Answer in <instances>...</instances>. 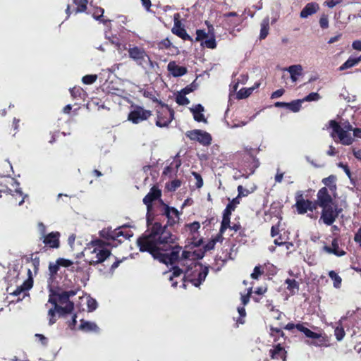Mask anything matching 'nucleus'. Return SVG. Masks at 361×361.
<instances>
[{"mask_svg": "<svg viewBox=\"0 0 361 361\" xmlns=\"http://www.w3.org/2000/svg\"><path fill=\"white\" fill-rule=\"evenodd\" d=\"M175 239L166 226L155 223L143 236L137 239V243L140 251L149 252L161 262L171 265L177 263L173 267L172 274L169 276L173 287H176L178 284L177 281H173L174 278L182 274H184L183 288L185 287V282H190L195 287L200 286L208 274V267L195 260V252L183 251L180 257L181 247L173 246Z\"/></svg>", "mask_w": 361, "mask_h": 361, "instance_id": "f257e3e1", "label": "nucleus"}, {"mask_svg": "<svg viewBox=\"0 0 361 361\" xmlns=\"http://www.w3.org/2000/svg\"><path fill=\"white\" fill-rule=\"evenodd\" d=\"M180 14L175 13L173 16L174 25L172 27L171 32L183 39V40L192 41L191 37L187 33L184 27H181L180 21Z\"/></svg>", "mask_w": 361, "mask_h": 361, "instance_id": "f3484780", "label": "nucleus"}, {"mask_svg": "<svg viewBox=\"0 0 361 361\" xmlns=\"http://www.w3.org/2000/svg\"><path fill=\"white\" fill-rule=\"evenodd\" d=\"M252 293V288H250L246 295L241 296V302L243 305H246L250 300V295Z\"/></svg>", "mask_w": 361, "mask_h": 361, "instance_id": "5fc2aeb1", "label": "nucleus"}, {"mask_svg": "<svg viewBox=\"0 0 361 361\" xmlns=\"http://www.w3.org/2000/svg\"><path fill=\"white\" fill-rule=\"evenodd\" d=\"M319 9V5L316 3L311 2L307 4L300 12V17L302 18H306L309 16L315 13Z\"/></svg>", "mask_w": 361, "mask_h": 361, "instance_id": "b1692460", "label": "nucleus"}, {"mask_svg": "<svg viewBox=\"0 0 361 361\" xmlns=\"http://www.w3.org/2000/svg\"><path fill=\"white\" fill-rule=\"evenodd\" d=\"M341 1V0H327L325 1V4L329 7V8H334L335 6H336L337 4H338Z\"/></svg>", "mask_w": 361, "mask_h": 361, "instance_id": "e2e57ef3", "label": "nucleus"}, {"mask_svg": "<svg viewBox=\"0 0 361 361\" xmlns=\"http://www.w3.org/2000/svg\"><path fill=\"white\" fill-rule=\"evenodd\" d=\"M191 140L197 141L204 146H208L212 142L211 135L202 130H190L186 133Z\"/></svg>", "mask_w": 361, "mask_h": 361, "instance_id": "9b49d317", "label": "nucleus"}, {"mask_svg": "<svg viewBox=\"0 0 361 361\" xmlns=\"http://www.w3.org/2000/svg\"><path fill=\"white\" fill-rule=\"evenodd\" d=\"M352 47L355 50L361 51V40H355L352 44Z\"/></svg>", "mask_w": 361, "mask_h": 361, "instance_id": "774afa93", "label": "nucleus"}, {"mask_svg": "<svg viewBox=\"0 0 361 361\" xmlns=\"http://www.w3.org/2000/svg\"><path fill=\"white\" fill-rule=\"evenodd\" d=\"M97 79V75H87L82 77V81L85 85L93 84Z\"/></svg>", "mask_w": 361, "mask_h": 361, "instance_id": "ea45409f", "label": "nucleus"}, {"mask_svg": "<svg viewBox=\"0 0 361 361\" xmlns=\"http://www.w3.org/2000/svg\"><path fill=\"white\" fill-rule=\"evenodd\" d=\"M233 207L231 205H227L224 211L223 216L230 217L231 212H233Z\"/></svg>", "mask_w": 361, "mask_h": 361, "instance_id": "338daca9", "label": "nucleus"}, {"mask_svg": "<svg viewBox=\"0 0 361 361\" xmlns=\"http://www.w3.org/2000/svg\"><path fill=\"white\" fill-rule=\"evenodd\" d=\"M129 57L139 66H144L147 63H151L150 58L143 48L134 46L128 49Z\"/></svg>", "mask_w": 361, "mask_h": 361, "instance_id": "1a4fd4ad", "label": "nucleus"}, {"mask_svg": "<svg viewBox=\"0 0 361 361\" xmlns=\"http://www.w3.org/2000/svg\"><path fill=\"white\" fill-rule=\"evenodd\" d=\"M76 314H74L70 322H68V326L71 329L73 330L75 329V324H76Z\"/></svg>", "mask_w": 361, "mask_h": 361, "instance_id": "0e129e2a", "label": "nucleus"}, {"mask_svg": "<svg viewBox=\"0 0 361 361\" xmlns=\"http://www.w3.org/2000/svg\"><path fill=\"white\" fill-rule=\"evenodd\" d=\"M324 250L329 254H334L337 257H341L345 255V252L339 249L338 241L336 238L332 240L331 247L324 246Z\"/></svg>", "mask_w": 361, "mask_h": 361, "instance_id": "4be33fe9", "label": "nucleus"}, {"mask_svg": "<svg viewBox=\"0 0 361 361\" xmlns=\"http://www.w3.org/2000/svg\"><path fill=\"white\" fill-rule=\"evenodd\" d=\"M354 240L359 244L361 247V228H360L357 232L355 233Z\"/></svg>", "mask_w": 361, "mask_h": 361, "instance_id": "69168bd1", "label": "nucleus"}, {"mask_svg": "<svg viewBox=\"0 0 361 361\" xmlns=\"http://www.w3.org/2000/svg\"><path fill=\"white\" fill-rule=\"evenodd\" d=\"M287 285V289L292 293H295L299 289L298 283L294 279H286L285 281Z\"/></svg>", "mask_w": 361, "mask_h": 361, "instance_id": "2f4dec72", "label": "nucleus"}, {"mask_svg": "<svg viewBox=\"0 0 361 361\" xmlns=\"http://www.w3.org/2000/svg\"><path fill=\"white\" fill-rule=\"evenodd\" d=\"M190 111L193 115V118L195 121L197 122H203L204 123H207V119L205 118L203 112L204 109L202 105L197 104L191 108H190Z\"/></svg>", "mask_w": 361, "mask_h": 361, "instance_id": "412c9836", "label": "nucleus"}, {"mask_svg": "<svg viewBox=\"0 0 361 361\" xmlns=\"http://www.w3.org/2000/svg\"><path fill=\"white\" fill-rule=\"evenodd\" d=\"M343 318H341L337 323L336 326L334 327V336L338 341H341L345 335L342 321Z\"/></svg>", "mask_w": 361, "mask_h": 361, "instance_id": "bb28decb", "label": "nucleus"}, {"mask_svg": "<svg viewBox=\"0 0 361 361\" xmlns=\"http://www.w3.org/2000/svg\"><path fill=\"white\" fill-rule=\"evenodd\" d=\"M171 45V42L169 39H164L161 41L159 44V49H166L170 47Z\"/></svg>", "mask_w": 361, "mask_h": 361, "instance_id": "603ef678", "label": "nucleus"}, {"mask_svg": "<svg viewBox=\"0 0 361 361\" xmlns=\"http://www.w3.org/2000/svg\"><path fill=\"white\" fill-rule=\"evenodd\" d=\"M32 287V285L30 284L27 288H24L23 286L18 287L16 290H14L11 294L14 296H18L17 302L22 300L25 296L27 295V290Z\"/></svg>", "mask_w": 361, "mask_h": 361, "instance_id": "c85d7f7f", "label": "nucleus"}, {"mask_svg": "<svg viewBox=\"0 0 361 361\" xmlns=\"http://www.w3.org/2000/svg\"><path fill=\"white\" fill-rule=\"evenodd\" d=\"M269 354L272 359H281L283 361L286 360V351L281 344H277L270 349Z\"/></svg>", "mask_w": 361, "mask_h": 361, "instance_id": "6ab92c4d", "label": "nucleus"}, {"mask_svg": "<svg viewBox=\"0 0 361 361\" xmlns=\"http://www.w3.org/2000/svg\"><path fill=\"white\" fill-rule=\"evenodd\" d=\"M263 272L260 269L259 266H256L253 270V272L251 274V277L253 279H257L258 277L262 275Z\"/></svg>", "mask_w": 361, "mask_h": 361, "instance_id": "3c124183", "label": "nucleus"}, {"mask_svg": "<svg viewBox=\"0 0 361 361\" xmlns=\"http://www.w3.org/2000/svg\"><path fill=\"white\" fill-rule=\"evenodd\" d=\"M336 192L333 195L326 187L319 190L317 194V202H315L321 208L337 205L335 198Z\"/></svg>", "mask_w": 361, "mask_h": 361, "instance_id": "423d86ee", "label": "nucleus"}, {"mask_svg": "<svg viewBox=\"0 0 361 361\" xmlns=\"http://www.w3.org/2000/svg\"><path fill=\"white\" fill-rule=\"evenodd\" d=\"M228 227H230V217L223 216L220 232L223 233Z\"/></svg>", "mask_w": 361, "mask_h": 361, "instance_id": "37998d69", "label": "nucleus"}, {"mask_svg": "<svg viewBox=\"0 0 361 361\" xmlns=\"http://www.w3.org/2000/svg\"><path fill=\"white\" fill-rule=\"evenodd\" d=\"M255 88V87H250L248 89H245V88L240 89L237 93V97L238 99H244V98L249 97L252 94V92H253Z\"/></svg>", "mask_w": 361, "mask_h": 361, "instance_id": "e433bc0d", "label": "nucleus"}, {"mask_svg": "<svg viewBox=\"0 0 361 361\" xmlns=\"http://www.w3.org/2000/svg\"><path fill=\"white\" fill-rule=\"evenodd\" d=\"M78 290V288L65 290L62 288L49 290L48 302L52 305V307L48 310L47 314L49 325L56 322V314L63 317L73 312L74 302L71 298L77 294Z\"/></svg>", "mask_w": 361, "mask_h": 361, "instance_id": "f03ea898", "label": "nucleus"}, {"mask_svg": "<svg viewBox=\"0 0 361 361\" xmlns=\"http://www.w3.org/2000/svg\"><path fill=\"white\" fill-rule=\"evenodd\" d=\"M159 202L161 204L159 209L160 212L168 219V224L169 226H173L176 224L179 220V213L178 210L174 207H169L161 200H159Z\"/></svg>", "mask_w": 361, "mask_h": 361, "instance_id": "4468645a", "label": "nucleus"}, {"mask_svg": "<svg viewBox=\"0 0 361 361\" xmlns=\"http://www.w3.org/2000/svg\"><path fill=\"white\" fill-rule=\"evenodd\" d=\"M37 226H38V230H39V232L40 234V238H42L43 236H44L47 234L46 233V226L42 222H39Z\"/></svg>", "mask_w": 361, "mask_h": 361, "instance_id": "6e6d98bb", "label": "nucleus"}, {"mask_svg": "<svg viewBox=\"0 0 361 361\" xmlns=\"http://www.w3.org/2000/svg\"><path fill=\"white\" fill-rule=\"evenodd\" d=\"M161 194V192L160 190L155 187H153L151 188L149 193L143 198V203L146 205L147 209V221H149L150 218V212L152 211V202L157 200H159Z\"/></svg>", "mask_w": 361, "mask_h": 361, "instance_id": "2eb2a0df", "label": "nucleus"}, {"mask_svg": "<svg viewBox=\"0 0 361 361\" xmlns=\"http://www.w3.org/2000/svg\"><path fill=\"white\" fill-rule=\"evenodd\" d=\"M57 262H58L59 267L62 266V267H68L71 264H72V262L70 260L65 259L63 258H60V259H57Z\"/></svg>", "mask_w": 361, "mask_h": 361, "instance_id": "4d7b16f0", "label": "nucleus"}, {"mask_svg": "<svg viewBox=\"0 0 361 361\" xmlns=\"http://www.w3.org/2000/svg\"><path fill=\"white\" fill-rule=\"evenodd\" d=\"M111 255V251L102 240L90 242L84 250L85 260L91 264L103 262Z\"/></svg>", "mask_w": 361, "mask_h": 361, "instance_id": "7ed1b4c3", "label": "nucleus"}, {"mask_svg": "<svg viewBox=\"0 0 361 361\" xmlns=\"http://www.w3.org/2000/svg\"><path fill=\"white\" fill-rule=\"evenodd\" d=\"M82 302H85L87 307L88 312H93L97 307V302L95 299L88 295H84L80 298Z\"/></svg>", "mask_w": 361, "mask_h": 361, "instance_id": "a878e982", "label": "nucleus"}, {"mask_svg": "<svg viewBox=\"0 0 361 361\" xmlns=\"http://www.w3.org/2000/svg\"><path fill=\"white\" fill-rule=\"evenodd\" d=\"M329 123L332 129L331 136L336 142H337V137L338 142L343 145H350L353 144L354 138L350 133L353 130V126L348 121L339 124L336 121L331 120Z\"/></svg>", "mask_w": 361, "mask_h": 361, "instance_id": "20e7f679", "label": "nucleus"}, {"mask_svg": "<svg viewBox=\"0 0 361 361\" xmlns=\"http://www.w3.org/2000/svg\"><path fill=\"white\" fill-rule=\"evenodd\" d=\"M302 103V99L293 101L290 103H287V108L289 109L293 112H298L300 111V109L301 108Z\"/></svg>", "mask_w": 361, "mask_h": 361, "instance_id": "473e14b6", "label": "nucleus"}, {"mask_svg": "<svg viewBox=\"0 0 361 361\" xmlns=\"http://www.w3.org/2000/svg\"><path fill=\"white\" fill-rule=\"evenodd\" d=\"M201 45L209 49H215L216 47L215 37H209V39L201 42Z\"/></svg>", "mask_w": 361, "mask_h": 361, "instance_id": "c9c22d12", "label": "nucleus"}, {"mask_svg": "<svg viewBox=\"0 0 361 361\" xmlns=\"http://www.w3.org/2000/svg\"><path fill=\"white\" fill-rule=\"evenodd\" d=\"M73 3L78 6L75 13L84 12L87 9V0H73Z\"/></svg>", "mask_w": 361, "mask_h": 361, "instance_id": "72a5a7b5", "label": "nucleus"}, {"mask_svg": "<svg viewBox=\"0 0 361 361\" xmlns=\"http://www.w3.org/2000/svg\"><path fill=\"white\" fill-rule=\"evenodd\" d=\"M341 211V209L338 208V205L324 207L320 219L325 224L330 226L335 221Z\"/></svg>", "mask_w": 361, "mask_h": 361, "instance_id": "ddd939ff", "label": "nucleus"}, {"mask_svg": "<svg viewBox=\"0 0 361 361\" xmlns=\"http://www.w3.org/2000/svg\"><path fill=\"white\" fill-rule=\"evenodd\" d=\"M168 71L174 77H180L187 73V68L184 66H180L175 61H171L167 66Z\"/></svg>", "mask_w": 361, "mask_h": 361, "instance_id": "aec40b11", "label": "nucleus"}, {"mask_svg": "<svg viewBox=\"0 0 361 361\" xmlns=\"http://www.w3.org/2000/svg\"><path fill=\"white\" fill-rule=\"evenodd\" d=\"M336 176L334 175H331L327 178L322 179L323 184L328 188L329 191L331 192L333 195L336 192Z\"/></svg>", "mask_w": 361, "mask_h": 361, "instance_id": "393cba45", "label": "nucleus"}, {"mask_svg": "<svg viewBox=\"0 0 361 361\" xmlns=\"http://www.w3.org/2000/svg\"><path fill=\"white\" fill-rule=\"evenodd\" d=\"M104 13V10L102 8H97L93 13V18L97 20H101Z\"/></svg>", "mask_w": 361, "mask_h": 361, "instance_id": "49530a36", "label": "nucleus"}, {"mask_svg": "<svg viewBox=\"0 0 361 361\" xmlns=\"http://www.w3.org/2000/svg\"><path fill=\"white\" fill-rule=\"evenodd\" d=\"M321 99L320 95L317 92H312L307 95L305 98H303V102H313V101H318Z\"/></svg>", "mask_w": 361, "mask_h": 361, "instance_id": "a19ab883", "label": "nucleus"}, {"mask_svg": "<svg viewBox=\"0 0 361 361\" xmlns=\"http://www.w3.org/2000/svg\"><path fill=\"white\" fill-rule=\"evenodd\" d=\"M60 236L61 234L59 232L53 231L46 234L40 238V240H42L46 247L52 249H57L60 247Z\"/></svg>", "mask_w": 361, "mask_h": 361, "instance_id": "dca6fc26", "label": "nucleus"}, {"mask_svg": "<svg viewBox=\"0 0 361 361\" xmlns=\"http://www.w3.org/2000/svg\"><path fill=\"white\" fill-rule=\"evenodd\" d=\"M226 126L229 128H236L245 126L247 122V121H239L238 123H235L233 124H230L228 122L226 121Z\"/></svg>", "mask_w": 361, "mask_h": 361, "instance_id": "8fccbe9b", "label": "nucleus"}, {"mask_svg": "<svg viewBox=\"0 0 361 361\" xmlns=\"http://www.w3.org/2000/svg\"><path fill=\"white\" fill-rule=\"evenodd\" d=\"M295 207L297 212L300 214L306 213L308 210L313 211L316 209V204L308 200L303 198V193L302 191H298L295 194Z\"/></svg>", "mask_w": 361, "mask_h": 361, "instance_id": "9d476101", "label": "nucleus"}, {"mask_svg": "<svg viewBox=\"0 0 361 361\" xmlns=\"http://www.w3.org/2000/svg\"><path fill=\"white\" fill-rule=\"evenodd\" d=\"M338 166L344 171L345 174L348 176V177L352 181L351 173H350V169L348 168V166L346 164H344L341 162L338 164Z\"/></svg>", "mask_w": 361, "mask_h": 361, "instance_id": "09e8293b", "label": "nucleus"}, {"mask_svg": "<svg viewBox=\"0 0 361 361\" xmlns=\"http://www.w3.org/2000/svg\"><path fill=\"white\" fill-rule=\"evenodd\" d=\"M196 39L195 40L196 41H203L204 39L209 37L208 35V34L204 31V30H197L196 31Z\"/></svg>", "mask_w": 361, "mask_h": 361, "instance_id": "c03bdc74", "label": "nucleus"}, {"mask_svg": "<svg viewBox=\"0 0 361 361\" xmlns=\"http://www.w3.org/2000/svg\"><path fill=\"white\" fill-rule=\"evenodd\" d=\"M238 195L237 197L238 198H240L242 197H246L250 193L249 190L246 188H244L242 185H239L238 187Z\"/></svg>", "mask_w": 361, "mask_h": 361, "instance_id": "de8ad7c7", "label": "nucleus"}, {"mask_svg": "<svg viewBox=\"0 0 361 361\" xmlns=\"http://www.w3.org/2000/svg\"><path fill=\"white\" fill-rule=\"evenodd\" d=\"M205 24L207 25V28H208V32H207L208 35L209 37H215V32H214V28L213 25L212 24H210L208 21H206Z\"/></svg>", "mask_w": 361, "mask_h": 361, "instance_id": "680f3d73", "label": "nucleus"}, {"mask_svg": "<svg viewBox=\"0 0 361 361\" xmlns=\"http://www.w3.org/2000/svg\"><path fill=\"white\" fill-rule=\"evenodd\" d=\"M188 226L191 232H195L200 228V225L199 222L195 221L189 224Z\"/></svg>", "mask_w": 361, "mask_h": 361, "instance_id": "052dcab7", "label": "nucleus"}, {"mask_svg": "<svg viewBox=\"0 0 361 361\" xmlns=\"http://www.w3.org/2000/svg\"><path fill=\"white\" fill-rule=\"evenodd\" d=\"M329 276L334 281V287L339 288L342 282L341 277L334 271H330L329 272Z\"/></svg>", "mask_w": 361, "mask_h": 361, "instance_id": "7c9ffc66", "label": "nucleus"}, {"mask_svg": "<svg viewBox=\"0 0 361 361\" xmlns=\"http://www.w3.org/2000/svg\"><path fill=\"white\" fill-rule=\"evenodd\" d=\"M157 118L156 125L159 127H166L173 118V111L164 104L157 106Z\"/></svg>", "mask_w": 361, "mask_h": 361, "instance_id": "39448f33", "label": "nucleus"}, {"mask_svg": "<svg viewBox=\"0 0 361 361\" xmlns=\"http://www.w3.org/2000/svg\"><path fill=\"white\" fill-rule=\"evenodd\" d=\"M284 92H285V91L283 89H279L271 94V99L279 98V97H281L284 94Z\"/></svg>", "mask_w": 361, "mask_h": 361, "instance_id": "bf43d9fd", "label": "nucleus"}, {"mask_svg": "<svg viewBox=\"0 0 361 361\" xmlns=\"http://www.w3.org/2000/svg\"><path fill=\"white\" fill-rule=\"evenodd\" d=\"M192 174L196 180V187L200 188L203 185V180L201 176L197 172H192Z\"/></svg>", "mask_w": 361, "mask_h": 361, "instance_id": "a18cd8bd", "label": "nucleus"}, {"mask_svg": "<svg viewBox=\"0 0 361 361\" xmlns=\"http://www.w3.org/2000/svg\"><path fill=\"white\" fill-rule=\"evenodd\" d=\"M296 329L302 332L307 337L313 339V341L310 343V345H313L317 347L326 345V343L327 339L324 334L313 332L300 324H296Z\"/></svg>", "mask_w": 361, "mask_h": 361, "instance_id": "0eeeda50", "label": "nucleus"}, {"mask_svg": "<svg viewBox=\"0 0 361 361\" xmlns=\"http://www.w3.org/2000/svg\"><path fill=\"white\" fill-rule=\"evenodd\" d=\"M78 329L84 332H98L99 331V328L96 323L83 319L80 321Z\"/></svg>", "mask_w": 361, "mask_h": 361, "instance_id": "5701e85b", "label": "nucleus"}, {"mask_svg": "<svg viewBox=\"0 0 361 361\" xmlns=\"http://www.w3.org/2000/svg\"><path fill=\"white\" fill-rule=\"evenodd\" d=\"M361 61V56L357 58L350 57L343 65L339 67L340 71L350 68Z\"/></svg>", "mask_w": 361, "mask_h": 361, "instance_id": "c756f323", "label": "nucleus"}, {"mask_svg": "<svg viewBox=\"0 0 361 361\" xmlns=\"http://www.w3.org/2000/svg\"><path fill=\"white\" fill-rule=\"evenodd\" d=\"M71 96L74 98H83L85 92L80 87H74L70 90Z\"/></svg>", "mask_w": 361, "mask_h": 361, "instance_id": "f704fd0d", "label": "nucleus"}, {"mask_svg": "<svg viewBox=\"0 0 361 361\" xmlns=\"http://www.w3.org/2000/svg\"><path fill=\"white\" fill-rule=\"evenodd\" d=\"M13 183V185H15L16 186H17V188H16L15 190V192L16 194H18L20 196L22 197V199L18 203V205L20 206L23 204L24 201H25V198L27 197L26 195H23V191L21 190V188H20L18 186H19V183L16 181V180H12Z\"/></svg>", "mask_w": 361, "mask_h": 361, "instance_id": "58836bf2", "label": "nucleus"}, {"mask_svg": "<svg viewBox=\"0 0 361 361\" xmlns=\"http://www.w3.org/2000/svg\"><path fill=\"white\" fill-rule=\"evenodd\" d=\"M269 22H270L269 17L267 16L266 18H264L262 20V21L261 23V25H260L261 29H260V34H259V38L261 39H265L269 34Z\"/></svg>", "mask_w": 361, "mask_h": 361, "instance_id": "cd10ccee", "label": "nucleus"}, {"mask_svg": "<svg viewBox=\"0 0 361 361\" xmlns=\"http://www.w3.org/2000/svg\"><path fill=\"white\" fill-rule=\"evenodd\" d=\"M100 236L107 240L118 241L119 243L123 239H128L132 235L123 231L121 228L111 229V228H104L100 231Z\"/></svg>", "mask_w": 361, "mask_h": 361, "instance_id": "6e6552de", "label": "nucleus"}, {"mask_svg": "<svg viewBox=\"0 0 361 361\" xmlns=\"http://www.w3.org/2000/svg\"><path fill=\"white\" fill-rule=\"evenodd\" d=\"M59 265L58 264V262H51L49 265V271L51 276V278H52L59 271Z\"/></svg>", "mask_w": 361, "mask_h": 361, "instance_id": "79ce46f5", "label": "nucleus"}, {"mask_svg": "<svg viewBox=\"0 0 361 361\" xmlns=\"http://www.w3.org/2000/svg\"><path fill=\"white\" fill-rule=\"evenodd\" d=\"M283 71H288L290 73L292 82H295L298 81L299 77L302 75L303 68L300 64H295L285 68Z\"/></svg>", "mask_w": 361, "mask_h": 361, "instance_id": "a211bd4d", "label": "nucleus"}, {"mask_svg": "<svg viewBox=\"0 0 361 361\" xmlns=\"http://www.w3.org/2000/svg\"><path fill=\"white\" fill-rule=\"evenodd\" d=\"M152 113L141 106H135L128 114V120L133 123L137 124L150 117Z\"/></svg>", "mask_w": 361, "mask_h": 361, "instance_id": "f8f14e48", "label": "nucleus"}, {"mask_svg": "<svg viewBox=\"0 0 361 361\" xmlns=\"http://www.w3.org/2000/svg\"><path fill=\"white\" fill-rule=\"evenodd\" d=\"M181 185V182L179 180H174L171 181V184L169 186V189L171 190H175L178 188H179Z\"/></svg>", "mask_w": 361, "mask_h": 361, "instance_id": "864d4df0", "label": "nucleus"}, {"mask_svg": "<svg viewBox=\"0 0 361 361\" xmlns=\"http://www.w3.org/2000/svg\"><path fill=\"white\" fill-rule=\"evenodd\" d=\"M319 25L322 28H326L329 26V20L326 16H324L321 17L319 20Z\"/></svg>", "mask_w": 361, "mask_h": 361, "instance_id": "13d9d810", "label": "nucleus"}, {"mask_svg": "<svg viewBox=\"0 0 361 361\" xmlns=\"http://www.w3.org/2000/svg\"><path fill=\"white\" fill-rule=\"evenodd\" d=\"M176 101L179 105H187L189 104V99L185 97L184 92H178L176 97Z\"/></svg>", "mask_w": 361, "mask_h": 361, "instance_id": "4c0bfd02", "label": "nucleus"}]
</instances>
